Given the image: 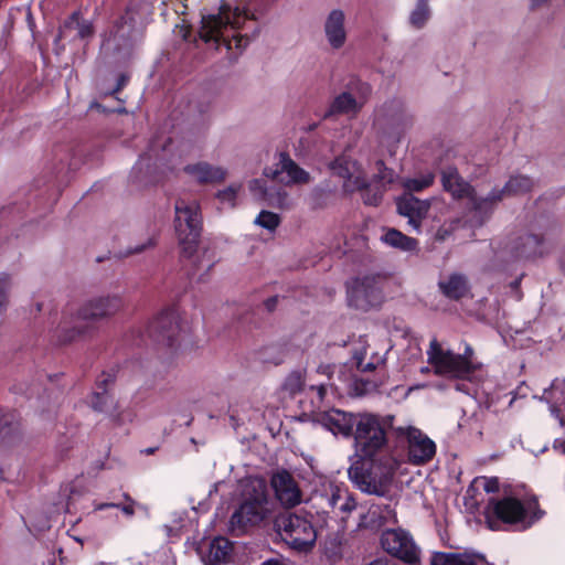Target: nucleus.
<instances>
[{
  "instance_id": "f8f14e48",
  "label": "nucleus",
  "mask_w": 565,
  "mask_h": 565,
  "mask_svg": "<svg viewBox=\"0 0 565 565\" xmlns=\"http://www.w3.org/2000/svg\"><path fill=\"white\" fill-rule=\"evenodd\" d=\"M488 509L498 520L510 524H522L523 527L530 526L542 514L531 516L522 502L512 497L491 500Z\"/></svg>"
},
{
  "instance_id": "9b49d317",
  "label": "nucleus",
  "mask_w": 565,
  "mask_h": 565,
  "mask_svg": "<svg viewBox=\"0 0 565 565\" xmlns=\"http://www.w3.org/2000/svg\"><path fill=\"white\" fill-rule=\"evenodd\" d=\"M397 212L408 218V224L417 232H420L422 221L428 216L430 209L441 211L446 204L437 199L419 200L412 194H405L396 201Z\"/></svg>"
},
{
  "instance_id": "2eb2a0df",
  "label": "nucleus",
  "mask_w": 565,
  "mask_h": 565,
  "mask_svg": "<svg viewBox=\"0 0 565 565\" xmlns=\"http://www.w3.org/2000/svg\"><path fill=\"white\" fill-rule=\"evenodd\" d=\"M441 183L444 189L455 199H467L470 207L478 213H488V209L477 206L486 195H478L475 190L467 183L454 167H447L441 172Z\"/></svg>"
},
{
  "instance_id": "de8ad7c7",
  "label": "nucleus",
  "mask_w": 565,
  "mask_h": 565,
  "mask_svg": "<svg viewBox=\"0 0 565 565\" xmlns=\"http://www.w3.org/2000/svg\"><path fill=\"white\" fill-rule=\"evenodd\" d=\"M452 230L454 227H451L450 230L446 228L445 226L439 227L438 231L436 232V238L439 241H445L450 235Z\"/></svg>"
},
{
  "instance_id": "423d86ee",
  "label": "nucleus",
  "mask_w": 565,
  "mask_h": 565,
  "mask_svg": "<svg viewBox=\"0 0 565 565\" xmlns=\"http://www.w3.org/2000/svg\"><path fill=\"white\" fill-rule=\"evenodd\" d=\"M426 354L434 373L447 379L470 380L471 375L481 367L470 345H466L462 353H455L445 349L434 338L429 342Z\"/></svg>"
},
{
  "instance_id": "e433bc0d",
  "label": "nucleus",
  "mask_w": 565,
  "mask_h": 565,
  "mask_svg": "<svg viewBox=\"0 0 565 565\" xmlns=\"http://www.w3.org/2000/svg\"><path fill=\"white\" fill-rule=\"evenodd\" d=\"M281 218L277 213L267 210L260 211L254 220L255 225L268 232H274L279 226Z\"/></svg>"
},
{
  "instance_id": "cd10ccee",
  "label": "nucleus",
  "mask_w": 565,
  "mask_h": 565,
  "mask_svg": "<svg viewBox=\"0 0 565 565\" xmlns=\"http://www.w3.org/2000/svg\"><path fill=\"white\" fill-rule=\"evenodd\" d=\"M353 360L361 372H372L384 364V355L374 351L370 344L360 342L353 352Z\"/></svg>"
},
{
  "instance_id": "bb28decb",
  "label": "nucleus",
  "mask_w": 565,
  "mask_h": 565,
  "mask_svg": "<svg viewBox=\"0 0 565 565\" xmlns=\"http://www.w3.org/2000/svg\"><path fill=\"white\" fill-rule=\"evenodd\" d=\"M318 420L332 434L349 437L355 428L356 415L340 409H330L320 414Z\"/></svg>"
},
{
  "instance_id": "0eeeda50",
  "label": "nucleus",
  "mask_w": 565,
  "mask_h": 565,
  "mask_svg": "<svg viewBox=\"0 0 565 565\" xmlns=\"http://www.w3.org/2000/svg\"><path fill=\"white\" fill-rule=\"evenodd\" d=\"M330 169L343 179L344 191H361V198L364 204L377 206L382 202L383 194L386 190L379 185L372 186L363 167L356 160L340 157L330 163Z\"/></svg>"
},
{
  "instance_id": "5701e85b",
  "label": "nucleus",
  "mask_w": 565,
  "mask_h": 565,
  "mask_svg": "<svg viewBox=\"0 0 565 565\" xmlns=\"http://www.w3.org/2000/svg\"><path fill=\"white\" fill-rule=\"evenodd\" d=\"M183 171L192 181L201 184L222 183L228 174L226 168L205 161L186 164Z\"/></svg>"
},
{
  "instance_id": "aec40b11",
  "label": "nucleus",
  "mask_w": 565,
  "mask_h": 565,
  "mask_svg": "<svg viewBox=\"0 0 565 565\" xmlns=\"http://www.w3.org/2000/svg\"><path fill=\"white\" fill-rule=\"evenodd\" d=\"M265 177L286 184H306L310 182V174L300 168L289 156L279 154L277 164L264 170Z\"/></svg>"
},
{
  "instance_id": "f03ea898",
  "label": "nucleus",
  "mask_w": 565,
  "mask_h": 565,
  "mask_svg": "<svg viewBox=\"0 0 565 565\" xmlns=\"http://www.w3.org/2000/svg\"><path fill=\"white\" fill-rule=\"evenodd\" d=\"M393 424V416L370 413L356 414L354 429L355 454L361 459L380 462L383 475L391 476L397 468V460L388 455L386 429Z\"/></svg>"
},
{
  "instance_id": "58836bf2",
  "label": "nucleus",
  "mask_w": 565,
  "mask_h": 565,
  "mask_svg": "<svg viewBox=\"0 0 565 565\" xmlns=\"http://www.w3.org/2000/svg\"><path fill=\"white\" fill-rule=\"evenodd\" d=\"M232 550L231 543L223 537H218L212 541L210 553L214 561H224Z\"/></svg>"
},
{
  "instance_id": "49530a36",
  "label": "nucleus",
  "mask_w": 565,
  "mask_h": 565,
  "mask_svg": "<svg viewBox=\"0 0 565 565\" xmlns=\"http://www.w3.org/2000/svg\"><path fill=\"white\" fill-rule=\"evenodd\" d=\"M153 245H154L153 239L152 238H148L146 241V243L131 247L128 253L129 254L142 253L145 249H147V248H149V247H151Z\"/></svg>"
},
{
  "instance_id": "b1692460",
  "label": "nucleus",
  "mask_w": 565,
  "mask_h": 565,
  "mask_svg": "<svg viewBox=\"0 0 565 565\" xmlns=\"http://www.w3.org/2000/svg\"><path fill=\"white\" fill-rule=\"evenodd\" d=\"M396 522V512L390 504L373 503L360 514L359 527L377 530Z\"/></svg>"
},
{
  "instance_id": "4468645a",
  "label": "nucleus",
  "mask_w": 565,
  "mask_h": 565,
  "mask_svg": "<svg viewBox=\"0 0 565 565\" xmlns=\"http://www.w3.org/2000/svg\"><path fill=\"white\" fill-rule=\"evenodd\" d=\"M371 92V86L366 83H359L356 85V96L351 92H342L330 104L326 117L333 115L356 116L366 104Z\"/></svg>"
},
{
  "instance_id": "864d4df0",
  "label": "nucleus",
  "mask_w": 565,
  "mask_h": 565,
  "mask_svg": "<svg viewBox=\"0 0 565 565\" xmlns=\"http://www.w3.org/2000/svg\"><path fill=\"white\" fill-rule=\"evenodd\" d=\"M318 391H319V395H320V396H323V394L326 393V386L320 385V386H319V388H318Z\"/></svg>"
},
{
  "instance_id": "f3484780",
  "label": "nucleus",
  "mask_w": 565,
  "mask_h": 565,
  "mask_svg": "<svg viewBox=\"0 0 565 565\" xmlns=\"http://www.w3.org/2000/svg\"><path fill=\"white\" fill-rule=\"evenodd\" d=\"M319 499L322 505L330 508L343 521L356 508L349 491L331 481L323 484V491L319 494Z\"/></svg>"
},
{
  "instance_id": "5fc2aeb1",
  "label": "nucleus",
  "mask_w": 565,
  "mask_h": 565,
  "mask_svg": "<svg viewBox=\"0 0 565 565\" xmlns=\"http://www.w3.org/2000/svg\"><path fill=\"white\" fill-rule=\"evenodd\" d=\"M329 370H330V366H320L319 367V371H321L323 373H329Z\"/></svg>"
},
{
  "instance_id": "39448f33",
  "label": "nucleus",
  "mask_w": 565,
  "mask_h": 565,
  "mask_svg": "<svg viewBox=\"0 0 565 565\" xmlns=\"http://www.w3.org/2000/svg\"><path fill=\"white\" fill-rule=\"evenodd\" d=\"M271 513L266 483L259 478H249L242 482L239 502L233 512L230 525L233 530H244L259 524Z\"/></svg>"
},
{
  "instance_id": "1a4fd4ad",
  "label": "nucleus",
  "mask_w": 565,
  "mask_h": 565,
  "mask_svg": "<svg viewBox=\"0 0 565 565\" xmlns=\"http://www.w3.org/2000/svg\"><path fill=\"white\" fill-rule=\"evenodd\" d=\"M278 526L282 540L296 551L307 552L316 542V530L305 518L288 515L279 521Z\"/></svg>"
},
{
  "instance_id": "c85d7f7f",
  "label": "nucleus",
  "mask_w": 565,
  "mask_h": 565,
  "mask_svg": "<svg viewBox=\"0 0 565 565\" xmlns=\"http://www.w3.org/2000/svg\"><path fill=\"white\" fill-rule=\"evenodd\" d=\"M431 565H487L483 556L473 553L436 552Z\"/></svg>"
},
{
  "instance_id": "13d9d810",
  "label": "nucleus",
  "mask_w": 565,
  "mask_h": 565,
  "mask_svg": "<svg viewBox=\"0 0 565 565\" xmlns=\"http://www.w3.org/2000/svg\"><path fill=\"white\" fill-rule=\"evenodd\" d=\"M428 371H429V369H428V367H423V369H422V372H423V373H426V372H428Z\"/></svg>"
},
{
  "instance_id": "4d7b16f0",
  "label": "nucleus",
  "mask_w": 565,
  "mask_h": 565,
  "mask_svg": "<svg viewBox=\"0 0 565 565\" xmlns=\"http://www.w3.org/2000/svg\"><path fill=\"white\" fill-rule=\"evenodd\" d=\"M556 228V225L555 224H552L551 227H550V231L553 232V230Z\"/></svg>"
},
{
  "instance_id": "603ef678",
  "label": "nucleus",
  "mask_w": 565,
  "mask_h": 565,
  "mask_svg": "<svg viewBox=\"0 0 565 565\" xmlns=\"http://www.w3.org/2000/svg\"><path fill=\"white\" fill-rule=\"evenodd\" d=\"M370 565H387V563L384 561L377 559V561L372 562Z\"/></svg>"
},
{
  "instance_id": "79ce46f5",
  "label": "nucleus",
  "mask_w": 565,
  "mask_h": 565,
  "mask_svg": "<svg viewBox=\"0 0 565 565\" xmlns=\"http://www.w3.org/2000/svg\"><path fill=\"white\" fill-rule=\"evenodd\" d=\"M305 377L301 372L290 373L284 383V388L290 394H296L303 388Z\"/></svg>"
},
{
  "instance_id": "7c9ffc66",
  "label": "nucleus",
  "mask_w": 565,
  "mask_h": 565,
  "mask_svg": "<svg viewBox=\"0 0 565 565\" xmlns=\"http://www.w3.org/2000/svg\"><path fill=\"white\" fill-rule=\"evenodd\" d=\"M439 287L443 294L451 299H459L469 290L466 278L458 274H452L441 280Z\"/></svg>"
},
{
  "instance_id": "3c124183",
  "label": "nucleus",
  "mask_w": 565,
  "mask_h": 565,
  "mask_svg": "<svg viewBox=\"0 0 565 565\" xmlns=\"http://www.w3.org/2000/svg\"><path fill=\"white\" fill-rule=\"evenodd\" d=\"M263 565H282V563L279 559L273 558L266 561L265 563H263Z\"/></svg>"
},
{
  "instance_id": "9d476101",
  "label": "nucleus",
  "mask_w": 565,
  "mask_h": 565,
  "mask_svg": "<svg viewBox=\"0 0 565 565\" xmlns=\"http://www.w3.org/2000/svg\"><path fill=\"white\" fill-rule=\"evenodd\" d=\"M381 546L388 554L408 564L419 562V548L413 537L403 529L385 530L381 535Z\"/></svg>"
},
{
  "instance_id": "ea45409f",
  "label": "nucleus",
  "mask_w": 565,
  "mask_h": 565,
  "mask_svg": "<svg viewBox=\"0 0 565 565\" xmlns=\"http://www.w3.org/2000/svg\"><path fill=\"white\" fill-rule=\"evenodd\" d=\"M266 204L278 209H287L291 205V201L289 194L285 190L278 189L269 191Z\"/></svg>"
},
{
  "instance_id": "37998d69",
  "label": "nucleus",
  "mask_w": 565,
  "mask_h": 565,
  "mask_svg": "<svg viewBox=\"0 0 565 565\" xmlns=\"http://www.w3.org/2000/svg\"><path fill=\"white\" fill-rule=\"evenodd\" d=\"M12 286L9 275L0 274V315L4 312L8 306V292Z\"/></svg>"
},
{
  "instance_id": "4be33fe9",
  "label": "nucleus",
  "mask_w": 565,
  "mask_h": 565,
  "mask_svg": "<svg viewBox=\"0 0 565 565\" xmlns=\"http://www.w3.org/2000/svg\"><path fill=\"white\" fill-rule=\"evenodd\" d=\"M398 430L407 436L409 461L420 465L434 457L436 452L435 443L426 435L413 427L398 428Z\"/></svg>"
},
{
  "instance_id": "473e14b6",
  "label": "nucleus",
  "mask_w": 565,
  "mask_h": 565,
  "mask_svg": "<svg viewBox=\"0 0 565 565\" xmlns=\"http://www.w3.org/2000/svg\"><path fill=\"white\" fill-rule=\"evenodd\" d=\"M430 18V9L424 0H417L416 7L409 14V23L415 29H422Z\"/></svg>"
},
{
  "instance_id": "20e7f679",
  "label": "nucleus",
  "mask_w": 565,
  "mask_h": 565,
  "mask_svg": "<svg viewBox=\"0 0 565 565\" xmlns=\"http://www.w3.org/2000/svg\"><path fill=\"white\" fill-rule=\"evenodd\" d=\"M412 119L399 100L385 102L377 110V149L382 157H395L402 147Z\"/></svg>"
},
{
  "instance_id": "dca6fc26",
  "label": "nucleus",
  "mask_w": 565,
  "mask_h": 565,
  "mask_svg": "<svg viewBox=\"0 0 565 565\" xmlns=\"http://www.w3.org/2000/svg\"><path fill=\"white\" fill-rule=\"evenodd\" d=\"M533 188V180L526 175H512L504 186L492 189L477 206L490 212L499 202L508 196L524 194Z\"/></svg>"
},
{
  "instance_id": "f257e3e1",
  "label": "nucleus",
  "mask_w": 565,
  "mask_h": 565,
  "mask_svg": "<svg viewBox=\"0 0 565 565\" xmlns=\"http://www.w3.org/2000/svg\"><path fill=\"white\" fill-rule=\"evenodd\" d=\"M174 230L183 257L191 260L200 278L205 276L214 266V253L207 247H201V214L195 200L179 199L174 205Z\"/></svg>"
},
{
  "instance_id": "8fccbe9b",
  "label": "nucleus",
  "mask_w": 565,
  "mask_h": 565,
  "mask_svg": "<svg viewBox=\"0 0 565 565\" xmlns=\"http://www.w3.org/2000/svg\"><path fill=\"white\" fill-rule=\"evenodd\" d=\"M548 0H530V4L532 9L539 8L546 3Z\"/></svg>"
},
{
  "instance_id": "a878e982",
  "label": "nucleus",
  "mask_w": 565,
  "mask_h": 565,
  "mask_svg": "<svg viewBox=\"0 0 565 565\" xmlns=\"http://www.w3.org/2000/svg\"><path fill=\"white\" fill-rule=\"evenodd\" d=\"M88 404L94 411L105 414L116 423L121 424L126 420L125 411L119 401L109 394L106 388H103L100 392H94Z\"/></svg>"
},
{
  "instance_id": "a19ab883",
  "label": "nucleus",
  "mask_w": 565,
  "mask_h": 565,
  "mask_svg": "<svg viewBox=\"0 0 565 565\" xmlns=\"http://www.w3.org/2000/svg\"><path fill=\"white\" fill-rule=\"evenodd\" d=\"M248 190L253 198L257 201L267 202L269 190L266 186V183L262 179H253L248 182Z\"/></svg>"
},
{
  "instance_id": "6e6552de",
  "label": "nucleus",
  "mask_w": 565,
  "mask_h": 565,
  "mask_svg": "<svg viewBox=\"0 0 565 565\" xmlns=\"http://www.w3.org/2000/svg\"><path fill=\"white\" fill-rule=\"evenodd\" d=\"M124 306L119 296H105L92 299L77 311V321L71 332L63 335L64 342H71L89 332L85 322H96L116 315Z\"/></svg>"
},
{
  "instance_id": "c03bdc74",
  "label": "nucleus",
  "mask_w": 565,
  "mask_h": 565,
  "mask_svg": "<svg viewBox=\"0 0 565 565\" xmlns=\"http://www.w3.org/2000/svg\"><path fill=\"white\" fill-rule=\"evenodd\" d=\"M125 499H126L127 503L119 504V507H117V508L120 509L127 516L134 515L136 508L141 509L145 512H147V509L142 504L135 502L130 497L125 495Z\"/></svg>"
},
{
  "instance_id": "c9c22d12",
  "label": "nucleus",
  "mask_w": 565,
  "mask_h": 565,
  "mask_svg": "<svg viewBox=\"0 0 565 565\" xmlns=\"http://www.w3.org/2000/svg\"><path fill=\"white\" fill-rule=\"evenodd\" d=\"M242 190H243V184L239 182H235V183H231L230 185H227L226 188H224L222 190H218L215 195H216V199L221 203L227 204L231 207H234L236 204V200H237L239 193L242 192Z\"/></svg>"
},
{
  "instance_id": "c756f323",
  "label": "nucleus",
  "mask_w": 565,
  "mask_h": 565,
  "mask_svg": "<svg viewBox=\"0 0 565 565\" xmlns=\"http://www.w3.org/2000/svg\"><path fill=\"white\" fill-rule=\"evenodd\" d=\"M381 239L388 246L401 249L403 252H414L418 248V241L406 236L395 228L385 230Z\"/></svg>"
},
{
  "instance_id": "052dcab7",
  "label": "nucleus",
  "mask_w": 565,
  "mask_h": 565,
  "mask_svg": "<svg viewBox=\"0 0 565 565\" xmlns=\"http://www.w3.org/2000/svg\"><path fill=\"white\" fill-rule=\"evenodd\" d=\"M424 1L428 3V0H424Z\"/></svg>"
},
{
  "instance_id": "412c9836",
  "label": "nucleus",
  "mask_w": 565,
  "mask_h": 565,
  "mask_svg": "<svg viewBox=\"0 0 565 565\" xmlns=\"http://www.w3.org/2000/svg\"><path fill=\"white\" fill-rule=\"evenodd\" d=\"M323 33L328 45L339 51L348 41L347 15L342 9L335 8L328 12L323 21Z\"/></svg>"
},
{
  "instance_id": "bf43d9fd",
  "label": "nucleus",
  "mask_w": 565,
  "mask_h": 565,
  "mask_svg": "<svg viewBox=\"0 0 565 565\" xmlns=\"http://www.w3.org/2000/svg\"><path fill=\"white\" fill-rule=\"evenodd\" d=\"M489 526H490V529L494 530V526L490 520H489Z\"/></svg>"
},
{
  "instance_id": "7ed1b4c3",
  "label": "nucleus",
  "mask_w": 565,
  "mask_h": 565,
  "mask_svg": "<svg viewBox=\"0 0 565 565\" xmlns=\"http://www.w3.org/2000/svg\"><path fill=\"white\" fill-rule=\"evenodd\" d=\"M247 19L244 8L221 1L215 12L202 15L199 35L206 43L224 44L227 50L235 47L242 51L248 44V38L242 35L239 30Z\"/></svg>"
},
{
  "instance_id": "72a5a7b5",
  "label": "nucleus",
  "mask_w": 565,
  "mask_h": 565,
  "mask_svg": "<svg viewBox=\"0 0 565 565\" xmlns=\"http://www.w3.org/2000/svg\"><path fill=\"white\" fill-rule=\"evenodd\" d=\"M63 32H74L75 36L86 39L92 35L93 29L88 21L81 20L77 15H73L64 25Z\"/></svg>"
},
{
  "instance_id": "4c0bfd02",
  "label": "nucleus",
  "mask_w": 565,
  "mask_h": 565,
  "mask_svg": "<svg viewBox=\"0 0 565 565\" xmlns=\"http://www.w3.org/2000/svg\"><path fill=\"white\" fill-rule=\"evenodd\" d=\"M349 476L353 482L356 483V486L364 492L367 493H377L379 492V486L376 482L371 480L369 477H365L363 475L359 473L358 468L351 467L349 469Z\"/></svg>"
},
{
  "instance_id": "2f4dec72",
  "label": "nucleus",
  "mask_w": 565,
  "mask_h": 565,
  "mask_svg": "<svg viewBox=\"0 0 565 565\" xmlns=\"http://www.w3.org/2000/svg\"><path fill=\"white\" fill-rule=\"evenodd\" d=\"M398 177L392 168H388L382 159L376 160L372 182L382 189L387 188L397 181Z\"/></svg>"
},
{
  "instance_id": "a211bd4d",
  "label": "nucleus",
  "mask_w": 565,
  "mask_h": 565,
  "mask_svg": "<svg viewBox=\"0 0 565 565\" xmlns=\"http://www.w3.org/2000/svg\"><path fill=\"white\" fill-rule=\"evenodd\" d=\"M271 488L276 499L285 508H294L302 502V491L294 478L287 470H279L271 476Z\"/></svg>"
},
{
  "instance_id": "09e8293b",
  "label": "nucleus",
  "mask_w": 565,
  "mask_h": 565,
  "mask_svg": "<svg viewBox=\"0 0 565 565\" xmlns=\"http://www.w3.org/2000/svg\"><path fill=\"white\" fill-rule=\"evenodd\" d=\"M119 507V504L116 503H96L94 504V511H102L107 508H116Z\"/></svg>"
},
{
  "instance_id": "f704fd0d",
  "label": "nucleus",
  "mask_w": 565,
  "mask_h": 565,
  "mask_svg": "<svg viewBox=\"0 0 565 565\" xmlns=\"http://www.w3.org/2000/svg\"><path fill=\"white\" fill-rule=\"evenodd\" d=\"M435 180V175L431 172H427L416 178H407L402 180L403 188L408 192H419L426 188H429Z\"/></svg>"
},
{
  "instance_id": "a18cd8bd",
  "label": "nucleus",
  "mask_w": 565,
  "mask_h": 565,
  "mask_svg": "<svg viewBox=\"0 0 565 565\" xmlns=\"http://www.w3.org/2000/svg\"><path fill=\"white\" fill-rule=\"evenodd\" d=\"M478 481L488 493L495 492L499 489V482L495 478H481Z\"/></svg>"
},
{
  "instance_id": "6e6d98bb",
  "label": "nucleus",
  "mask_w": 565,
  "mask_h": 565,
  "mask_svg": "<svg viewBox=\"0 0 565 565\" xmlns=\"http://www.w3.org/2000/svg\"><path fill=\"white\" fill-rule=\"evenodd\" d=\"M2 480H3V469H2V467L0 466V481H2Z\"/></svg>"
},
{
  "instance_id": "393cba45",
  "label": "nucleus",
  "mask_w": 565,
  "mask_h": 565,
  "mask_svg": "<svg viewBox=\"0 0 565 565\" xmlns=\"http://www.w3.org/2000/svg\"><path fill=\"white\" fill-rule=\"evenodd\" d=\"M546 233H526L514 239L511 252L516 258L542 256L545 252Z\"/></svg>"
},
{
  "instance_id": "6ab92c4d",
  "label": "nucleus",
  "mask_w": 565,
  "mask_h": 565,
  "mask_svg": "<svg viewBox=\"0 0 565 565\" xmlns=\"http://www.w3.org/2000/svg\"><path fill=\"white\" fill-rule=\"evenodd\" d=\"M350 301L361 309L376 306L383 299L380 281L372 277H364L352 282L348 290Z\"/></svg>"
},
{
  "instance_id": "ddd939ff",
  "label": "nucleus",
  "mask_w": 565,
  "mask_h": 565,
  "mask_svg": "<svg viewBox=\"0 0 565 565\" xmlns=\"http://www.w3.org/2000/svg\"><path fill=\"white\" fill-rule=\"evenodd\" d=\"M149 332L158 341L172 345L183 332L178 311L173 308L162 310L150 322Z\"/></svg>"
}]
</instances>
